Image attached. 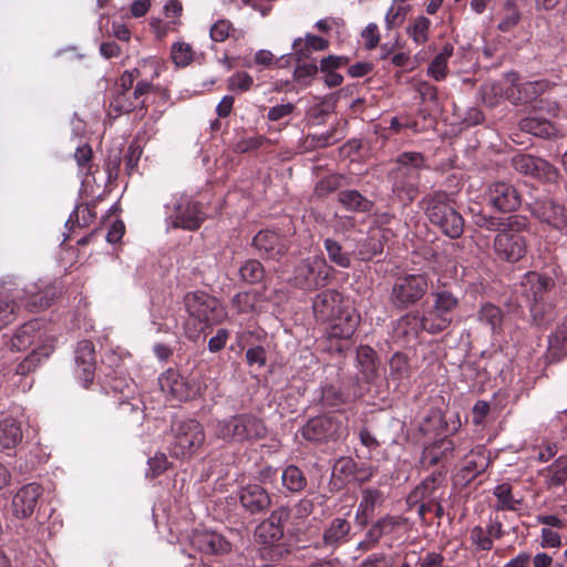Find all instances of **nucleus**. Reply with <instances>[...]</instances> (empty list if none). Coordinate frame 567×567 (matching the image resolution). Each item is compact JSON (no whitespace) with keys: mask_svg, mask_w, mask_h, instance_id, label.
I'll return each instance as SVG.
<instances>
[{"mask_svg":"<svg viewBox=\"0 0 567 567\" xmlns=\"http://www.w3.org/2000/svg\"><path fill=\"white\" fill-rule=\"evenodd\" d=\"M188 317L184 321V332L189 340H197L208 324L219 323L226 312L219 300L206 292H188L184 297Z\"/></svg>","mask_w":567,"mask_h":567,"instance_id":"1","label":"nucleus"},{"mask_svg":"<svg viewBox=\"0 0 567 567\" xmlns=\"http://www.w3.org/2000/svg\"><path fill=\"white\" fill-rule=\"evenodd\" d=\"M265 422L251 413L236 414L216 422L214 434L226 442L255 443L267 436Z\"/></svg>","mask_w":567,"mask_h":567,"instance_id":"2","label":"nucleus"},{"mask_svg":"<svg viewBox=\"0 0 567 567\" xmlns=\"http://www.w3.org/2000/svg\"><path fill=\"white\" fill-rule=\"evenodd\" d=\"M528 223L523 216L506 218V227L494 238L493 250L497 259L506 262H517L527 252L528 240L524 233Z\"/></svg>","mask_w":567,"mask_h":567,"instance_id":"3","label":"nucleus"},{"mask_svg":"<svg viewBox=\"0 0 567 567\" xmlns=\"http://www.w3.org/2000/svg\"><path fill=\"white\" fill-rule=\"evenodd\" d=\"M165 208V221L168 228L196 230L206 218L202 205L184 194L174 197Z\"/></svg>","mask_w":567,"mask_h":567,"instance_id":"4","label":"nucleus"},{"mask_svg":"<svg viewBox=\"0 0 567 567\" xmlns=\"http://www.w3.org/2000/svg\"><path fill=\"white\" fill-rule=\"evenodd\" d=\"M174 441L171 444V455L176 458H189L205 443L203 425L195 420L177 421L172 425Z\"/></svg>","mask_w":567,"mask_h":567,"instance_id":"5","label":"nucleus"},{"mask_svg":"<svg viewBox=\"0 0 567 567\" xmlns=\"http://www.w3.org/2000/svg\"><path fill=\"white\" fill-rule=\"evenodd\" d=\"M331 267L320 256L308 257L295 269L292 285L306 291H312L327 285Z\"/></svg>","mask_w":567,"mask_h":567,"instance_id":"6","label":"nucleus"},{"mask_svg":"<svg viewBox=\"0 0 567 567\" xmlns=\"http://www.w3.org/2000/svg\"><path fill=\"white\" fill-rule=\"evenodd\" d=\"M427 218L434 227L450 238H458L464 231L463 217L446 202L432 200L427 206Z\"/></svg>","mask_w":567,"mask_h":567,"instance_id":"7","label":"nucleus"},{"mask_svg":"<svg viewBox=\"0 0 567 567\" xmlns=\"http://www.w3.org/2000/svg\"><path fill=\"white\" fill-rule=\"evenodd\" d=\"M522 286L530 301V312L534 319H542L544 315L543 301L547 292L554 287L553 279L536 271H529L524 276Z\"/></svg>","mask_w":567,"mask_h":567,"instance_id":"8","label":"nucleus"},{"mask_svg":"<svg viewBox=\"0 0 567 567\" xmlns=\"http://www.w3.org/2000/svg\"><path fill=\"white\" fill-rule=\"evenodd\" d=\"M141 78L140 68L125 71L120 78V86L116 94L110 102V106L118 113H130L137 107L144 106V101L135 99L133 93L134 82Z\"/></svg>","mask_w":567,"mask_h":567,"instance_id":"9","label":"nucleus"},{"mask_svg":"<svg viewBox=\"0 0 567 567\" xmlns=\"http://www.w3.org/2000/svg\"><path fill=\"white\" fill-rule=\"evenodd\" d=\"M507 83L512 84V89L506 91L507 100L514 104H523L536 100L551 87L550 82L545 79L519 83L518 75L515 72L507 73Z\"/></svg>","mask_w":567,"mask_h":567,"instance_id":"10","label":"nucleus"},{"mask_svg":"<svg viewBox=\"0 0 567 567\" xmlns=\"http://www.w3.org/2000/svg\"><path fill=\"white\" fill-rule=\"evenodd\" d=\"M159 385L164 392L172 394L179 401L194 399L200 394V385L188 381L174 370H167L159 378Z\"/></svg>","mask_w":567,"mask_h":567,"instance_id":"11","label":"nucleus"},{"mask_svg":"<svg viewBox=\"0 0 567 567\" xmlns=\"http://www.w3.org/2000/svg\"><path fill=\"white\" fill-rule=\"evenodd\" d=\"M43 494V488L38 483H28L20 487L12 497L11 508L14 517L19 519L29 518Z\"/></svg>","mask_w":567,"mask_h":567,"instance_id":"12","label":"nucleus"},{"mask_svg":"<svg viewBox=\"0 0 567 567\" xmlns=\"http://www.w3.org/2000/svg\"><path fill=\"white\" fill-rule=\"evenodd\" d=\"M349 306L344 303L342 295L334 289H327L316 296L312 303L317 320L327 322L342 312Z\"/></svg>","mask_w":567,"mask_h":567,"instance_id":"13","label":"nucleus"},{"mask_svg":"<svg viewBox=\"0 0 567 567\" xmlns=\"http://www.w3.org/2000/svg\"><path fill=\"white\" fill-rule=\"evenodd\" d=\"M487 200L493 208L503 213L513 212L520 206L517 189L505 182H496L488 187Z\"/></svg>","mask_w":567,"mask_h":567,"instance_id":"14","label":"nucleus"},{"mask_svg":"<svg viewBox=\"0 0 567 567\" xmlns=\"http://www.w3.org/2000/svg\"><path fill=\"white\" fill-rule=\"evenodd\" d=\"M45 339H52L47 336L42 329V322L38 319L29 321L21 326L10 340L12 351H22L32 344L42 346Z\"/></svg>","mask_w":567,"mask_h":567,"instance_id":"15","label":"nucleus"},{"mask_svg":"<svg viewBox=\"0 0 567 567\" xmlns=\"http://www.w3.org/2000/svg\"><path fill=\"white\" fill-rule=\"evenodd\" d=\"M190 544L206 555H224L231 550L230 543L213 530H195L190 537Z\"/></svg>","mask_w":567,"mask_h":567,"instance_id":"16","label":"nucleus"},{"mask_svg":"<svg viewBox=\"0 0 567 567\" xmlns=\"http://www.w3.org/2000/svg\"><path fill=\"white\" fill-rule=\"evenodd\" d=\"M425 277L410 275L400 279L393 287V299L402 306H406L421 299L424 293Z\"/></svg>","mask_w":567,"mask_h":567,"instance_id":"17","label":"nucleus"},{"mask_svg":"<svg viewBox=\"0 0 567 567\" xmlns=\"http://www.w3.org/2000/svg\"><path fill=\"white\" fill-rule=\"evenodd\" d=\"M530 210L540 221L546 223L556 229H563L567 226L565 207L550 198L535 200L530 204Z\"/></svg>","mask_w":567,"mask_h":567,"instance_id":"18","label":"nucleus"},{"mask_svg":"<svg viewBox=\"0 0 567 567\" xmlns=\"http://www.w3.org/2000/svg\"><path fill=\"white\" fill-rule=\"evenodd\" d=\"M512 162L514 168L522 174L548 181L556 177L555 167L543 158L529 154H518L513 157Z\"/></svg>","mask_w":567,"mask_h":567,"instance_id":"19","label":"nucleus"},{"mask_svg":"<svg viewBox=\"0 0 567 567\" xmlns=\"http://www.w3.org/2000/svg\"><path fill=\"white\" fill-rule=\"evenodd\" d=\"M75 375L84 388H87L94 380L95 357L92 342L84 340L79 342L75 352Z\"/></svg>","mask_w":567,"mask_h":567,"instance_id":"20","label":"nucleus"},{"mask_svg":"<svg viewBox=\"0 0 567 567\" xmlns=\"http://www.w3.org/2000/svg\"><path fill=\"white\" fill-rule=\"evenodd\" d=\"M454 450V444L451 439L443 437L431 446L430 451V463L432 465H436V468L427 475V483H432V489L441 486L443 482H445V466L441 464L442 460L447 456V454L452 453Z\"/></svg>","mask_w":567,"mask_h":567,"instance_id":"21","label":"nucleus"},{"mask_svg":"<svg viewBox=\"0 0 567 567\" xmlns=\"http://www.w3.org/2000/svg\"><path fill=\"white\" fill-rule=\"evenodd\" d=\"M288 516V511L284 507L274 511L267 519L258 525L256 536L266 545L278 542L284 536V522Z\"/></svg>","mask_w":567,"mask_h":567,"instance_id":"22","label":"nucleus"},{"mask_svg":"<svg viewBox=\"0 0 567 567\" xmlns=\"http://www.w3.org/2000/svg\"><path fill=\"white\" fill-rule=\"evenodd\" d=\"M254 247L261 257L279 259L285 255L287 247L278 234L271 230H261L252 239Z\"/></svg>","mask_w":567,"mask_h":567,"instance_id":"23","label":"nucleus"},{"mask_svg":"<svg viewBox=\"0 0 567 567\" xmlns=\"http://www.w3.org/2000/svg\"><path fill=\"white\" fill-rule=\"evenodd\" d=\"M328 329V337L333 339H349L354 333L360 317L352 307L346 308L336 319H331Z\"/></svg>","mask_w":567,"mask_h":567,"instance_id":"24","label":"nucleus"},{"mask_svg":"<svg viewBox=\"0 0 567 567\" xmlns=\"http://www.w3.org/2000/svg\"><path fill=\"white\" fill-rule=\"evenodd\" d=\"M239 502L251 514L264 512L271 504L267 491L257 484H249L243 487L239 492Z\"/></svg>","mask_w":567,"mask_h":567,"instance_id":"25","label":"nucleus"},{"mask_svg":"<svg viewBox=\"0 0 567 567\" xmlns=\"http://www.w3.org/2000/svg\"><path fill=\"white\" fill-rule=\"evenodd\" d=\"M336 424L328 416H317L309 420L301 429V435L311 442H322L332 437Z\"/></svg>","mask_w":567,"mask_h":567,"instance_id":"26","label":"nucleus"},{"mask_svg":"<svg viewBox=\"0 0 567 567\" xmlns=\"http://www.w3.org/2000/svg\"><path fill=\"white\" fill-rule=\"evenodd\" d=\"M350 530L351 524L348 519L342 517L333 518L323 532V545L331 549L338 548L349 542Z\"/></svg>","mask_w":567,"mask_h":567,"instance_id":"27","label":"nucleus"},{"mask_svg":"<svg viewBox=\"0 0 567 567\" xmlns=\"http://www.w3.org/2000/svg\"><path fill=\"white\" fill-rule=\"evenodd\" d=\"M328 48V40L311 33H307L305 39L297 38L293 40L292 54L296 58L297 62H301L308 59L312 52L324 51Z\"/></svg>","mask_w":567,"mask_h":567,"instance_id":"28","label":"nucleus"},{"mask_svg":"<svg viewBox=\"0 0 567 567\" xmlns=\"http://www.w3.org/2000/svg\"><path fill=\"white\" fill-rule=\"evenodd\" d=\"M455 306L456 299L452 293L447 291L436 292L434 300V312L432 315L437 313V318L430 328L427 327V332L435 333L444 330L449 326L450 320L442 316V313L451 311Z\"/></svg>","mask_w":567,"mask_h":567,"instance_id":"29","label":"nucleus"},{"mask_svg":"<svg viewBox=\"0 0 567 567\" xmlns=\"http://www.w3.org/2000/svg\"><path fill=\"white\" fill-rule=\"evenodd\" d=\"M399 524L398 517L386 516L374 523L365 534V538L357 546L358 549L367 551L372 549L384 533L391 532Z\"/></svg>","mask_w":567,"mask_h":567,"instance_id":"30","label":"nucleus"},{"mask_svg":"<svg viewBox=\"0 0 567 567\" xmlns=\"http://www.w3.org/2000/svg\"><path fill=\"white\" fill-rule=\"evenodd\" d=\"M53 350V339H45L44 344L35 347L33 351L18 364L17 373L27 375L34 371L43 359L49 358Z\"/></svg>","mask_w":567,"mask_h":567,"instance_id":"31","label":"nucleus"},{"mask_svg":"<svg viewBox=\"0 0 567 567\" xmlns=\"http://www.w3.org/2000/svg\"><path fill=\"white\" fill-rule=\"evenodd\" d=\"M18 298H21L19 289L0 288V329L16 319Z\"/></svg>","mask_w":567,"mask_h":567,"instance_id":"32","label":"nucleus"},{"mask_svg":"<svg viewBox=\"0 0 567 567\" xmlns=\"http://www.w3.org/2000/svg\"><path fill=\"white\" fill-rule=\"evenodd\" d=\"M518 126L522 132L529 133L542 138H553L558 134V130L551 122L540 117H524L519 121Z\"/></svg>","mask_w":567,"mask_h":567,"instance_id":"33","label":"nucleus"},{"mask_svg":"<svg viewBox=\"0 0 567 567\" xmlns=\"http://www.w3.org/2000/svg\"><path fill=\"white\" fill-rule=\"evenodd\" d=\"M21 301H24L25 307L32 311H41L47 309L52 298L48 291H42L37 284H31L27 288L20 290Z\"/></svg>","mask_w":567,"mask_h":567,"instance_id":"34","label":"nucleus"},{"mask_svg":"<svg viewBox=\"0 0 567 567\" xmlns=\"http://www.w3.org/2000/svg\"><path fill=\"white\" fill-rule=\"evenodd\" d=\"M382 503V494L375 488H364L362 491V499L359 503L355 513V520L359 525H367L373 514L374 507Z\"/></svg>","mask_w":567,"mask_h":567,"instance_id":"35","label":"nucleus"},{"mask_svg":"<svg viewBox=\"0 0 567 567\" xmlns=\"http://www.w3.org/2000/svg\"><path fill=\"white\" fill-rule=\"evenodd\" d=\"M338 202L353 213H368L373 207V203L355 189L340 190Z\"/></svg>","mask_w":567,"mask_h":567,"instance_id":"36","label":"nucleus"},{"mask_svg":"<svg viewBox=\"0 0 567 567\" xmlns=\"http://www.w3.org/2000/svg\"><path fill=\"white\" fill-rule=\"evenodd\" d=\"M22 440L20 424L12 417L0 421V447L3 450L14 449Z\"/></svg>","mask_w":567,"mask_h":567,"instance_id":"37","label":"nucleus"},{"mask_svg":"<svg viewBox=\"0 0 567 567\" xmlns=\"http://www.w3.org/2000/svg\"><path fill=\"white\" fill-rule=\"evenodd\" d=\"M454 47L451 43H445L443 48L434 55L430 65H427V74L434 80H443L447 74V61L453 54Z\"/></svg>","mask_w":567,"mask_h":567,"instance_id":"38","label":"nucleus"},{"mask_svg":"<svg viewBox=\"0 0 567 567\" xmlns=\"http://www.w3.org/2000/svg\"><path fill=\"white\" fill-rule=\"evenodd\" d=\"M508 89H512V84L507 83V75L504 82L492 81L484 83L481 87L483 102L491 107L497 105L503 97L507 99L506 91Z\"/></svg>","mask_w":567,"mask_h":567,"instance_id":"39","label":"nucleus"},{"mask_svg":"<svg viewBox=\"0 0 567 567\" xmlns=\"http://www.w3.org/2000/svg\"><path fill=\"white\" fill-rule=\"evenodd\" d=\"M548 488L559 487L567 482V461L556 460L543 473Z\"/></svg>","mask_w":567,"mask_h":567,"instance_id":"40","label":"nucleus"},{"mask_svg":"<svg viewBox=\"0 0 567 567\" xmlns=\"http://www.w3.org/2000/svg\"><path fill=\"white\" fill-rule=\"evenodd\" d=\"M284 487L292 493H299L307 486V478L296 465L287 466L281 474Z\"/></svg>","mask_w":567,"mask_h":567,"instance_id":"41","label":"nucleus"},{"mask_svg":"<svg viewBox=\"0 0 567 567\" xmlns=\"http://www.w3.org/2000/svg\"><path fill=\"white\" fill-rule=\"evenodd\" d=\"M171 58L178 68H185L194 60V51L189 43L177 41L172 44Z\"/></svg>","mask_w":567,"mask_h":567,"instance_id":"42","label":"nucleus"},{"mask_svg":"<svg viewBox=\"0 0 567 567\" xmlns=\"http://www.w3.org/2000/svg\"><path fill=\"white\" fill-rule=\"evenodd\" d=\"M259 300L258 293L255 291H244L234 296L231 306L237 313H248L256 309Z\"/></svg>","mask_w":567,"mask_h":567,"instance_id":"43","label":"nucleus"},{"mask_svg":"<svg viewBox=\"0 0 567 567\" xmlns=\"http://www.w3.org/2000/svg\"><path fill=\"white\" fill-rule=\"evenodd\" d=\"M323 245L331 262L342 268L350 267V256L343 251L341 245L338 241L327 238Z\"/></svg>","mask_w":567,"mask_h":567,"instance_id":"44","label":"nucleus"},{"mask_svg":"<svg viewBox=\"0 0 567 567\" xmlns=\"http://www.w3.org/2000/svg\"><path fill=\"white\" fill-rule=\"evenodd\" d=\"M487 465H488V461L484 454H481V453L471 454L467 457L465 465L462 470V472L464 473V475H463L464 478H467V480L475 478L480 473L485 471Z\"/></svg>","mask_w":567,"mask_h":567,"instance_id":"45","label":"nucleus"},{"mask_svg":"<svg viewBox=\"0 0 567 567\" xmlns=\"http://www.w3.org/2000/svg\"><path fill=\"white\" fill-rule=\"evenodd\" d=\"M357 360L364 375L372 378L375 373V351L369 346H361L357 351Z\"/></svg>","mask_w":567,"mask_h":567,"instance_id":"46","label":"nucleus"},{"mask_svg":"<svg viewBox=\"0 0 567 567\" xmlns=\"http://www.w3.org/2000/svg\"><path fill=\"white\" fill-rule=\"evenodd\" d=\"M494 495L497 498L496 508L499 511H515L517 502L512 494V487L508 484H501L495 487Z\"/></svg>","mask_w":567,"mask_h":567,"instance_id":"47","label":"nucleus"},{"mask_svg":"<svg viewBox=\"0 0 567 567\" xmlns=\"http://www.w3.org/2000/svg\"><path fill=\"white\" fill-rule=\"evenodd\" d=\"M473 223L478 228L488 230V231H501L506 227V219L501 217H495L486 214H475L473 215Z\"/></svg>","mask_w":567,"mask_h":567,"instance_id":"48","label":"nucleus"},{"mask_svg":"<svg viewBox=\"0 0 567 567\" xmlns=\"http://www.w3.org/2000/svg\"><path fill=\"white\" fill-rule=\"evenodd\" d=\"M240 277L248 284H255L262 279L264 268L258 260H247L239 269Z\"/></svg>","mask_w":567,"mask_h":567,"instance_id":"49","label":"nucleus"},{"mask_svg":"<svg viewBox=\"0 0 567 567\" xmlns=\"http://www.w3.org/2000/svg\"><path fill=\"white\" fill-rule=\"evenodd\" d=\"M254 84V79L247 72H236L228 79V90L233 92L249 91Z\"/></svg>","mask_w":567,"mask_h":567,"instance_id":"50","label":"nucleus"},{"mask_svg":"<svg viewBox=\"0 0 567 567\" xmlns=\"http://www.w3.org/2000/svg\"><path fill=\"white\" fill-rule=\"evenodd\" d=\"M519 19L518 10L511 2H507L504 8V17L498 23V30L502 32L511 31L518 23Z\"/></svg>","mask_w":567,"mask_h":567,"instance_id":"51","label":"nucleus"},{"mask_svg":"<svg viewBox=\"0 0 567 567\" xmlns=\"http://www.w3.org/2000/svg\"><path fill=\"white\" fill-rule=\"evenodd\" d=\"M480 320L494 330L502 321V311L494 305L487 303L481 308Z\"/></svg>","mask_w":567,"mask_h":567,"instance_id":"52","label":"nucleus"},{"mask_svg":"<svg viewBox=\"0 0 567 567\" xmlns=\"http://www.w3.org/2000/svg\"><path fill=\"white\" fill-rule=\"evenodd\" d=\"M430 264L433 271L446 274L450 272L454 267V260L447 254H436L432 255L431 260L427 259V265Z\"/></svg>","mask_w":567,"mask_h":567,"instance_id":"53","label":"nucleus"},{"mask_svg":"<svg viewBox=\"0 0 567 567\" xmlns=\"http://www.w3.org/2000/svg\"><path fill=\"white\" fill-rule=\"evenodd\" d=\"M549 347L556 349L560 354H567V319L557 328L549 338Z\"/></svg>","mask_w":567,"mask_h":567,"instance_id":"54","label":"nucleus"},{"mask_svg":"<svg viewBox=\"0 0 567 567\" xmlns=\"http://www.w3.org/2000/svg\"><path fill=\"white\" fill-rule=\"evenodd\" d=\"M405 8L400 4V3H396L394 2L388 10L386 14H385V24L389 29H392V28H395L398 25H400L404 18H405Z\"/></svg>","mask_w":567,"mask_h":567,"instance_id":"55","label":"nucleus"},{"mask_svg":"<svg viewBox=\"0 0 567 567\" xmlns=\"http://www.w3.org/2000/svg\"><path fill=\"white\" fill-rule=\"evenodd\" d=\"M472 543L481 550H489L493 547V540L486 530L481 526H475L471 530Z\"/></svg>","mask_w":567,"mask_h":567,"instance_id":"56","label":"nucleus"},{"mask_svg":"<svg viewBox=\"0 0 567 567\" xmlns=\"http://www.w3.org/2000/svg\"><path fill=\"white\" fill-rule=\"evenodd\" d=\"M148 474L152 477L161 475L169 467V462L164 453H155L153 457L148 458Z\"/></svg>","mask_w":567,"mask_h":567,"instance_id":"57","label":"nucleus"},{"mask_svg":"<svg viewBox=\"0 0 567 567\" xmlns=\"http://www.w3.org/2000/svg\"><path fill=\"white\" fill-rule=\"evenodd\" d=\"M349 63V59L343 55H328L320 61L319 70L321 72L336 71Z\"/></svg>","mask_w":567,"mask_h":567,"instance_id":"58","label":"nucleus"},{"mask_svg":"<svg viewBox=\"0 0 567 567\" xmlns=\"http://www.w3.org/2000/svg\"><path fill=\"white\" fill-rule=\"evenodd\" d=\"M231 29V23L227 20H218L210 28V38L215 42H224Z\"/></svg>","mask_w":567,"mask_h":567,"instance_id":"59","label":"nucleus"},{"mask_svg":"<svg viewBox=\"0 0 567 567\" xmlns=\"http://www.w3.org/2000/svg\"><path fill=\"white\" fill-rule=\"evenodd\" d=\"M567 97V94H566ZM538 109L547 112L551 116H559L560 114L567 113V102H557L548 99L539 100Z\"/></svg>","mask_w":567,"mask_h":567,"instance_id":"60","label":"nucleus"},{"mask_svg":"<svg viewBox=\"0 0 567 567\" xmlns=\"http://www.w3.org/2000/svg\"><path fill=\"white\" fill-rule=\"evenodd\" d=\"M361 37L367 49H374L380 41L378 25L375 23H369L362 31Z\"/></svg>","mask_w":567,"mask_h":567,"instance_id":"61","label":"nucleus"},{"mask_svg":"<svg viewBox=\"0 0 567 567\" xmlns=\"http://www.w3.org/2000/svg\"><path fill=\"white\" fill-rule=\"evenodd\" d=\"M382 252V247L379 240L370 237L364 240V243L361 245V248L359 249V255L361 256V259H371L375 255H379Z\"/></svg>","mask_w":567,"mask_h":567,"instance_id":"62","label":"nucleus"},{"mask_svg":"<svg viewBox=\"0 0 567 567\" xmlns=\"http://www.w3.org/2000/svg\"><path fill=\"white\" fill-rule=\"evenodd\" d=\"M340 185L339 177L328 176L322 178L316 186V194L320 197L328 195L329 193L338 189Z\"/></svg>","mask_w":567,"mask_h":567,"instance_id":"63","label":"nucleus"},{"mask_svg":"<svg viewBox=\"0 0 567 567\" xmlns=\"http://www.w3.org/2000/svg\"><path fill=\"white\" fill-rule=\"evenodd\" d=\"M319 71V68L315 63H303L297 65L293 71V78L297 81H306L313 79Z\"/></svg>","mask_w":567,"mask_h":567,"instance_id":"64","label":"nucleus"}]
</instances>
